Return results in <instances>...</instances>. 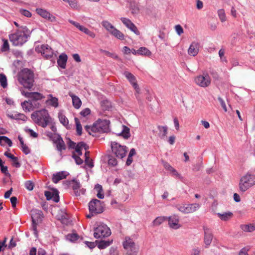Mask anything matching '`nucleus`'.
Wrapping results in <instances>:
<instances>
[{
	"instance_id": "nucleus-1",
	"label": "nucleus",
	"mask_w": 255,
	"mask_h": 255,
	"mask_svg": "<svg viewBox=\"0 0 255 255\" xmlns=\"http://www.w3.org/2000/svg\"><path fill=\"white\" fill-rule=\"evenodd\" d=\"M31 118L35 124L44 128L50 124L52 120L48 111L45 109L33 112Z\"/></svg>"
},
{
	"instance_id": "nucleus-2",
	"label": "nucleus",
	"mask_w": 255,
	"mask_h": 255,
	"mask_svg": "<svg viewBox=\"0 0 255 255\" xmlns=\"http://www.w3.org/2000/svg\"><path fill=\"white\" fill-rule=\"evenodd\" d=\"M17 80L24 88L30 90L34 85V73L28 68H24L18 73Z\"/></svg>"
},
{
	"instance_id": "nucleus-3",
	"label": "nucleus",
	"mask_w": 255,
	"mask_h": 255,
	"mask_svg": "<svg viewBox=\"0 0 255 255\" xmlns=\"http://www.w3.org/2000/svg\"><path fill=\"white\" fill-rule=\"evenodd\" d=\"M27 30L26 26H21L14 33L9 35V40L13 45L21 46L27 41L28 36L25 33Z\"/></svg>"
},
{
	"instance_id": "nucleus-4",
	"label": "nucleus",
	"mask_w": 255,
	"mask_h": 255,
	"mask_svg": "<svg viewBox=\"0 0 255 255\" xmlns=\"http://www.w3.org/2000/svg\"><path fill=\"white\" fill-rule=\"evenodd\" d=\"M255 185V175L247 172L240 178L239 187L240 191L244 193Z\"/></svg>"
},
{
	"instance_id": "nucleus-5",
	"label": "nucleus",
	"mask_w": 255,
	"mask_h": 255,
	"mask_svg": "<svg viewBox=\"0 0 255 255\" xmlns=\"http://www.w3.org/2000/svg\"><path fill=\"white\" fill-rule=\"evenodd\" d=\"M111 147L112 153L119 159L124 158L127 153L128 147L125 145H122L116 141L111 142Z\"/></svg>"
},
{
	"instance_id": "nucleus-6",
	"label": "nucleus",
	"mask_w": 255,
	"mask_h": 255,
	"mask_svg": "<svg viewBox=\"0 0 255 255\" xmlns=\"http://www.w3.org/2000/svg\"><path fill=\"white\" fill-rule=\"evenodd\" d=\"M110 122L108 120L98 119L97 120V134L107 133L110 131ZM99 136L97 134V139Z\"/></svg>"
},
{
	"instance_id": "nucleus-7",
	"label": "nucleus",
	"mask_w": 255,
	"mask_h": 255,
	"mask_svg": "<svg viewBox=\"0 0 255 255\" xmlns=\"http://www.w3.org/2000/svg\"><path fill=\"white\" fill-rule=\"evenodd\" d=\"M111 235V230L106 224L100 222L98 225H97V238L108 237Z\"/></svg>"
},
{
	"instance_id": "nucleus-8",
	"label": "nucleus",
	"mask_w": 255,
	"mask_h": 255,
	"mask_svg": "<svg viewBox=\"0 0 255 255\" xmlns=\"http://www.w3.org/2000/svg\"><path fill=\"white\" fill-rule=\"evenodd\" d=\"M123 245L125 249L128 250V252H131L130 254L132 255H136L138 248L132 239L129 237H126Z\"/></svg>"
},
{
	"instance_id": "nucleus-9",
	"label": "nucleus",
	"mask_w": 255,
	"mask_h": 255,
	"mask_svg": "<svg viewBox=\"0 0 255 255\" xmlns=\"http://www.w3.org/2000/svg\"><path fill=\"white\" fill-rule=\"evenodd\" d=\"M196 84L200 87L206 88L211 84V78L208 74L197 76L195 79Z\"/></svg>"
},
{
	"instance_id": "nucleus-10",
	"label": "nucleus",
	"mask_w": 255,
	"mask_h": 255,
	"mask_svg": "<svg viewBox=\"0 0 255 255\" xmlns=\"http://www.w3.org/2000/svg\"><path fill=\"white\" fill-rule=\"evenodd\" d=\"M67 144L69 148L75 149V152L78 154L79 155H81L82 154V149L83 148H84L85 149H86V144L83 141L79 142L76 144L75 142L72 141L70 139H69V141Z\"/></svg>"
},
{
	"instance_id": "nucleus-11",
	"label": "nucleus",
	"mask_w": 255,
	"mask_h": 255,
	"mask_svg": "<svg viewBox=\"0 0 255 255\" xmlns=\"http://www.w3.org/2000/svg\"><path fill=\"white\" fill-rule=\"evenodd\" d=\"M35 11L36 13L42 18L50 22H55L56 21V17L46 9L41 8H37Z\"/></svg>"
},
{
	"instance_id": "nucleus-12",
	"label": "nucleus",
	"mask_w": 255,
	"mask_h": 255,
	"mask_svg": "<svg viewBox=\"0 0 255 255\" xmlns=\"http://www.w3.org/2000/svg\"><path fill=\"white\" fill-rule=\"evenodd\" d=\"M123 23L131 31L134 32L137 35L140 34V32L138 30L135 24L128 18L126 17H121L120 18Z\"/></svg>"
},
{
	"instance_id": "nucleus-13",
	"label": "nucleus",
	"mask_w": 255,
	"mask_h": 255,
	"mask_svg": "<svg viewBox=\"0 0 255 255\" xmlns=\"http://www.w3.org/2000/svg\"><path fill=\"white\" fill-rule=\"evenodd\" d=\"M203 230L204 232V242L206 245V247L208 248L211 245L213 240V232L212 229L208 228L207 227H204Z\"/></svg>"
},
{
	"instance_id": "nucleus-14",
	"label": "nucleus",
	"mask_w": 255,
	"mask_h": 255,
	"mask_svg": "<svg viewBox=\"0 0 255 255\" xmlns=\"http://www.w3.org/2000/svg\"><path fill=\"white\" fill-rule=\"evenodd\" d=\"M38 52H40L42 55L46 59H50L53 57V51L48 45H42Z\"/></svg>"
},
{
	"instance_id": "nucleus-15",
	"label": "nucleus",
	"mask_w": 255,
	"mask_h": 255,
	"mask_svg": "<svg viewBox=\"0 0 255 255\" xmlns=\"http://www.w3.org/2000/svg\"><path fill=\"white\" fill-rule=\"evenodd\" d=\"M168 225L170 228L173 229H178L181 227L179 224V218L177 215L174 214L167 217Z\"/></svg>"
},
{
	"instance_id": "nucleus-16",
	"label": "nucleus",
	"mask_w": 255,
	"mask_h": 255,
	"mask_svg": "<svg viewBox=\"0 0 255 255\" xmlns=\"http://www.w3.org/2000/svg\"><path fill=\"white\" fill-rule=\"evenodd\" d=\"M124 75L128 80L130 84L133 86V87L136 90V92L138 93L139 92L140 89L138 84H137L135 77L132 73L128 71H125L124 72Z\"/></svg>"
},
{
	"instance_id": "nucleus-17",
	"label": "nucleus",
	"mask_w": 255,
	"mask_h": 255,
	"mask_svg": "<svg viewBox=\"0 0 255 255\" xmlns=\"http://www.w3.org/2000/svg\"><path fill=\"white\" fill-rule=\"evenodd\" d=\"M69 185L72 187L74 190L75 196H79L81 194H84V191L82 190H79L81 185L79 181L75 179H73L69 181Z\"/></svg>"
},
{
	"instance_id": "nucleus-18",
	"label": "nucleus",
	"mask_w": 255,
	"mask_h": 255,
	"mask_svg": "<svg viewBox=\"0 0 255 255\" xmlns=\"http://www.w3.org/2000/svg\"><path fill=\"white\" fill-rule=\"evenodd\" d=\"M21 93L26 98L30 99L33 101L40 100L44 98V96L42 94L38 92H25L24 91H22Z\"/></svg>"
},
{
	"instance_id": "nucleus-19",
	"label": "nucleus",
	"mask_w": 255,
	"mask_h": 255,
	"mask_svg": "<svg viewBox=\"0 0 255 255\" xmlns=\"http://www.w3.org/2000/svg\"><path fill=\"white\" fill-rule=\"evenodd\" d=\"M200 47V45L199 42H192L188 49V54L192 56H196L199 53Z\"/></svg>"
},
{
	"instance_id": "nucleus-20",
	"label": "nucleus",
	"mask_w": 255,
	"mask_h": 255,
	"mask_svg": "<svg viewBox=\"0 0 255 255\" xmlns=\"http://www.w3.org/2000/svg\"><path fill=\"white\" fill-rule=\"evenodd\" d=\"M53 142L56 144V149L58 151L61 152L66 149L65 142L60 135L58 134L55 137Z\"/></svg>"
},
{
	"instance_id": "nucleus-21",
	"label": "nucleus",
	"mask_w": 255,
	"mask_h": 255,
	"mask_svg": "<svg viewBox=\"0 0 255 255\" xmlns=\"http://www.w3.org/2000/svg\"><path fill=\"white\" fill-rule=\"evenodd\" d=\"M101 160L103 162L107 161L108 165L113 167L117 166L118 164L117 159L112 155L103 156Z\"/></svg>"
},
{
	"instance_id": "nucleus-22",
	"label": "nucleus",
	"mask_w": 255,
	"mask_h": 255,
	"mask_svg": "<svg viewBox=\"0 0 255 255\" xmlns=\"http://www.w3.org/2000/svg\"><path fill=\"white\" fill-rule=\"evenodd\" d=\"M68 174V173L65 171H62L57 172L56 174H53L52 178V181L54 183H57L60 180L66 178Z\"/></svg>"
},
{
	"instance_id": "nucleus-23",
	"label": "nucleus",
	"mask_w": 255,
	"mask_h": 255,
	"mask_svg": "<svg viewBox=\"0 0 255 255\" xmlns=\"http://www.w3.org/2000/svg\"><path fill=\"white\" fill-rule=\"evenodd\" d=\"M89 213L86 215V218L91 219L96 215V199H93L89 203Z\"/></svg>"
},
{
	"instance_id": "nucleus-24",
	"label": "nucleus",
	"mask_w": 255,
	"mask_h": 255,
	"mask_svg": "<svg viewBox=\"0 0 255 255\" xmlns=\"http://www.w3.org/2000/svg\"><path fill=\"white\" fill-rule=\"evenodd\" d=\"M69 95L72 98L73 107L75 109H79L82 105V102L80 98L72 93H69Z\"/></svg>"
},
{
	"instance_id": "nucleus-25",
	"label": "nucleus",
	"mask_w": 255,
	"mask_h": 255,
	"mask_svg": "<svg viewBox=\"0 0 255 255\" xmlns=\"http://www.w3.org/2000/svg\"><path fill=\"white\" fill-rule=\"evenodd\" d=\"M67 56L64 53L61 54L57 59V64L62 69L66 68V62L67 61Z\"/></svg>"
},
{
	"instance_id": "nucleus-26",
	"label": "nucleus",
	"mask_w": 255,
	"mask_h": 255,
	"mask_svg": "<svg viewBox=\"0 0 255 255\" xmlns=\"http://www.w3.org/2000/svg\"><path fill=\"white\" fill-rule=\"evenodd\" d=\"M31 213L32 220L35 221L36 222H39L42 220L43 214L41 211L34 210L31 211Z\"/></svg>"
},
{
	"instance_id": "nucleus-27",
	"label": "nucleus",
	"mask_w": 255,
	"mask_h": 255,
	"mask_svg": "<svg viewBox=\"0 0 255 255\" xmlns=\"http://www.w3.org/2000/svg\"><path fill=\"white\" fill-rule=\"evenodd\" d=\"M48 99L46 101V103L52 107L57 108L59 104L58 98L53 97L51 94L48 95Z\"/></svg>"
},
{
	"instance_id": "nucleus-28",
	"label": "nucleus",
	"mask_w": 255,
	"mask_h": 255,
	"mask_svg": "<svg viewBox=\"0 0 255 255\" xmlns=\"http://www.w3.org/2000/svg\"><path fill=\"white\" fill-rule=\"evenodd\" d=\"M157 128L159 130L158 135L161 139H165L167 134V127L158 126Z\"/></svg>"
},
{
	"instance_id": "nucleus-29",
	"label": "nucleus",
	"mask_w": 255,
	"mask_h": 255,
	"mask_svg": "<svg viewBox=\"0 0 255 255\" xmlns=\"http://www.w3.org/2000/svg\"><path fill=\"white\" fill-rule=\"evenodd\" d=\"M66 238L67 240L73 243L76 242L79 240H82L83 239L82 237H80L76 233L69 234L66 236Z\"/></svg>"
},
{
	"instance_id": "nucleus-30",
	"label": "nucleus",
	"mask_w": 255,
	"mask_h": 255,
	"mask_svg": "<svg viewBox=\"0 0 255 255\" xmlns=\"http://www.w3.org/2000/svg\"><path fill=\"white\" fill-rule=\"evenodd\" d=\"M110 34L117 39L120 40H124L125 39L124 34L116 27H115L112 31H110Z\"/></svg>"
},
{
	"instance_id": "nucleus-31",
	"label": "nucleus",
	"mask_w": 255,
	"mask_h": 255,
	"mask_svg": "<svg viewBox=\"0 0 255 255\" xmlns=\"http://www.w3.org/2000/svg\"><path fill=\"white\" fill-rule=\"evenodd\" d=\"M218 216L220 219L224 221H228L233 217V213L231 212H225L223 213H217Z\"/></svg>"
},
{
	"instance_id": "nucleus-32",
	"label": "nucleus",
	"mask_w": 255,
	"mask_h": 255,
	"mask_svg": "<svg viewBox=\"0 0 255 255\" xmlns=\"http://www.w3.org/2000/svg\"><path fill=\"white\" fill-rule=\"evenodd\" d=\"M122 130L119 134V135L123 136L125 139L128 138L130 136L129 128L128 127L124 125L122 126Z\"/></svg>"
},
{
	"instance_id": "nucleus-33",
	"label": "nucleus",
	"mask_w": 255,
	"mask_h": 255,
	"mask_svg": "<svg viewBox=\"0 0 255 255\" xmlns=\"http://www.w3.org/2000/svg\"><path fill=\"white\" fill-rule=\"evenodd\" d=\"M101 107L103 111H109L112 108L111 103L107 99H104L101 102Z\"/></svg>"
},
{
	"instance_id": "nucleus-34",
	"label": "nucleus",
	"mask_w": 255,
	"mask_h": 255,
	"mask_svg": "<svg viewBox=\"0 0 255 255\" xmlns=\"http://www.w3.org/2000/svg\"><path fill=\"white\" fill-rule=\"evenodd\" d=\"M5 144H7L9 147L12 145V141L8 137L5 136H0V145L4 146Z\"/></svg>"
},
{
	"instance_id": "nucleus-35",
	"label": "nucleus",
	"mask_w": 255,
	"mask_h": 255,
	"mask_svg": "<svg viewBox=\"0 0 255 255\" xmlns=\"http://www.w3.org/2000/svg\"><path fill=\"white\" fill-rule=\"evenodd\" d=\"M200 207V205L198 203L187 204L188 214L197 211Z\"/></svg>"
},
{
	"instance_id": "nucleus-36",
	"label": "nucleus",
	"mask_w": 255,
	"mask_h": 255,
	"mask_svg": "<svg viewBox=\"0 0 255 255\" xmlns=\"http://www.w3.org/2000/svg\"><path fill=\"white\" fill-rule=\"evenodd\" d=\"M100 51L104 54V55L110 57L115 60H118V61H121V58L118 56V55L114 53V52H110L109 51L100 49Z\"/></svg>"
},
{
	"instance_id": "nucleus-37",
	"label": "nucleus",
	"mask_w": 255,
	"mask_h": 255,
	"mask_svg": "<svg viewBox=\"0 0 255 255\" xmlns=\"http://www.w3.org/2000/svg\"><path fill=\"white\" fill-rule=\"evenodd\" d=\"M112 242V241H101L98 242L97 241V246L100 249H104L110 246Z\"/></svg>"
},
{
	"instance_id": "nucleus-38",
	"label": "nucleus",
	"mask_w": 255,
	"mask_h": 255,
	"mask_svg": "<svg viewBox=\"0 0 255 255\" xmlns=\"http://www.w3.org/2000/svg\"><path fill=\"white\" fill-rule=\"evenodd\" d=\"M58 118L60 123L67 128H68V127L69 126V121L66 116L62 113L59 112L58 113Z\"/></svg>"
},
{
	"instance_id": "nucleus-39",
	"label": "nucleus",
	"mask_w": 255,
	"mask_h": 255,
	"mask_svg": "<svg viewBox=\"0 0 255 255\" xmlns=\"http://www.w3.org/2000/svg\"><path fill=\"white\" fill-rule=\"evenodd\" d=\"M167 220V217L159 216L156 217L152 222L153 226H158L160 225L165 221Z\"/></svg>"
},
{
	"instance_id": "nucleus-40",
	"label": "nucleus",
	"mask_w": 255,
	"mask_h": 255,
	"mask_svg": "<svg viewBox=\"0 0 255 255\" xmlns=\"http://www.w3.org/2000/svg\"><path fill=\"white\" fill-rule=\"evenodd\" d=\"M10 117L12 119H14L17 121L21 120L23 122L26 121L27 119V117L25 115L21 113H16L14 115H12Z\"/></svg>"
},
{
	"instance_id": "nucleus-41",
	"label": "nucleus",
	"mask_w": 255,
	"mask_h": 255,
	"mask_svg": "<svg viewBox=\"0 0 255 255\" xmlns=\"http://www.w3.org/2000/svg\"><path fill=\"white\" fill-rule=\"evenodd\" d=\"M175 208L183 214H188L187 204H177Z\"/></svg>"
},
{
	"instance_id": "nucleus-42",
	"label": "nucleus",
	"mask_w": 255,
	"mask_h": 255,
	"mask_svg": "<svg viewBox=\"0 0 255 255\" xmlns=\"http://www.w3.org/2000/svg\"><path fill=\"white\" fill-rule=\"evenodd\" d=\"M69 22L74 25L76 28H77L79 30L83 32H86L88 31V28L84 27L83 25H81L78 22H75L72 20H69Z\"/></svg>"
},
{
	"instance_id": "nucleus-43",
	"label": "nucleus",
	"mask_w": 255,
	"mask_h": 255,
	"mask_svg": "<svg viewBox=\"0 0 255 255\" xmlns=\"http://www.w3.org/2000/svg\"><path fill=\"white\" fill-rule=\"evenodd\" d=\"M241 228L244 232H252L255 231V226L252 224L242 225Z\"/></svg>"
},
{
	"instance_id": "nucleus-44",
	"label": "nucleus",
	"mask_w": 255,
	"mask_h": 255,
	"mask_svg": "<svg viewBox=\"0 0 255 255\" xmlns=\"http://www.w3.org/2000/svg\"><path fill=\"white\" fill-rule=\"evenodd\" d=\"M102 25L110 33V31H112V30L115 27L114 25H113L110 22L108 21L104 20L102 21L101 23Z\"/></svg>"
},
{
	"instance_id": "nucleus-45",
	"label": "nucleus",
	"mask_w": 255,
	"mask_h": 255,
	"mask_svg": "<svg viewBox=\"0 0 255 255\" xmlns=\"http://www.w3.org/2000/svg\"><path fill=\"white\" fill-rule=\"evenodd\" d=\"M105 205L103 202L97 199V214H100L104 212Z\"/></svg>"
},
{
	"instance_id": "nucleus-46",
	"label": "nucleus",
	"mask_w": 255,
	"mask_h": 255,
	"mask_svg": "<svg viewBox=\"0 0 255 255\" xmlns=\"http://www.w3.org/2000/svg\"><path fill=\"white\" fill-rule=\"evenodd\" d=\"M137 54L145 56H150L151 54V52L147 48L142 47H140L138 49Z\"/></svg>"
},
{
	"instance_id": "nucleus-47",
	"label": "nucleus",
	"mask_w": 255,
	"mask_h": 255,
	"mask_svg": "<svg viewBox=\"0 0 255 255\" xmlns=\"http://www.w3.org/2000/svg\"><path fill=\"white\" fill-rule=\"evenodd\" d=\"M97 197L103 199L104 198V192L102 186L99 184H97Z\"/></svg>"
},
{
	"instance_id": "nucleus-48",
	"label": "nucleus",
	"mask_w": 255,
	"mask_h": 255,
	"mask_svg": "<svg viewBox=\"0 0 255 255\" xmlns=\"http://www.w3.org/2000/svg\"><path fill=\"white\" fill-rule=\"evenodd\" d=\"M76 127V132L77 134L79 136L81 135L82 133V127L77 118L74 119Z\"/></svg>"
},
{
	"instance_id": "nucleus-49",
	"label": "nucleus",
	"mask_w": 255,
	"mask_h": 255,
	"mask_svg": "<svg viewBox=\"0 0 255 255\" xmlns=\"http://www.w3.org/2000/svg\"><path fill=\"white\" fill-rule=\"evenodd\" d=\"M89 152H86L85 153V164L88 166L89 168H92L94 167V163L92 160H90L89 157Z\"/></svg>"
},
{
	"instance_id": "nucleus-50",
	"label": "nucleus",
	"mask_w": 255,
	"mask_h": 255,
	"mask_svg": "<svg viewBox=\"0 0 255 255\" xmlns=\"http://www.w3.org/2000/svg\"><path fill=\"white\" fill-rule=\"evenodd\" d=\"M0 83L1 86L5 88L7 86L6 77L4 74H0Z\"/></svg>"
},
{
	"instance_id": "nucleus-51",
	"label": "nucleus",
	"mask_w": 255,
	"mask_h": 255,
	"mask_svg": "<svg viewBox=\"0 0 255 255\" xmlns=\"http://www.w3.org/2000/svg\"><path fill=\"white\" fill-rule=\"evenodd\" d=\"M218 15L222 22H224L226 21V15L225 10L223 9H220L218 10Z\"/></svg>"
},
{
	"instance_id": "nucleus-52",
	"label": "nucleus",
	"mask_w": 255,
	"mask_h": 255,
	"mask_svg": "<svg viewBox=\"0 0 255 255\" xmlns=\"http://www.w3.org/2000/svg\"><path fill=\"white\" fill-rule=\"evenodd\" d=\"M85 130L89 133V134H92V132H96V122L93 124L92 126H85Z\"/></svg>"
},
{
	"instance_id": "nucleus-53",
	"label": "nucleus",
	"mask_w": 255,
	"mask_h": 255,
	"mask_svg": "<svg viewBox=\"0 0 255 255\" xmlns=\"http://www.w3.org/2000/svg\"><path fill=\"white\" fill-rule=\"evenodd\" d=\"M21 105L25 112H29L31 109V104L29 103L27 101L22 102Z\"/></svg>"
},
{
	"instance_id": "nucleus-54",
	"label": "nucleus",
	"mask_w": 255,
	"mask_h": 255,
	"mask_svg": "<svg viewBox=\"0 0 255 255\" xmlns=\"http://www.w3.org/2000/svg\"><path fill=\"white\" fill-rule=\"evenodd\" d=\"M80 155H79L78 154L76 155L74 152L73 153L72 155V158L74 159L77 165H81L83 162V160L80 157Z\"/></svg>"
},
{
	"instance_id": "nucleus-55",
	"label": "nucleus",
	"mask_w": 255,
	"mask_h": 255,
	"mask_svg": "<svg viewBox=\"0 0 255 255\" xmlns=\"http://www.w3.org/2000/svg\"><path fill=\"white\" fill-rule=\"evenodd\" d=\"M55 203H57L59 201V192L57 190L54 189L53 190V196L51 199Z\"/></svg>"
},
{
	"instance_id": "nucleus-56",
	"label": "nucleus",
	"mask_w": 255,
	"mask_h": 255,
	"mask_svg": "<svg viewBox=\"0 0 255 255\" xmlns=\"http://www.w3.org/2000/svg\"><path fill=\"white\" fill-rule=\"evenodd\" d=\"M9 50V44L7 40H3V43L1 48V51L2 52L8 51Z\"/></svg>"
},
{
	"instance_id": "nucleus-57",
	"label": "nucleus",
	"mask_w": 255,
	"mask_h": 255,
	"mask_svg": "<svg viewBox=\"0 0 255 255\" xmlns=\"http://www.w3.org/2000/svg\"><path fill=\"white\" fill-rule=\"evenodd\" d=\"M19 12L21 14L26 17H30L32 15L31 13L29 10L23 8L19 9Z\"/></svg>"
},
{
	"instance_id": "nucleus-58",
	"label": "nucleus",
	"mask_w": 255,
	"mask_h": 255,
	"mask_svg": "<svg viewBox=\"0 0 255 255\" xmlns=\"http://www.w3.org/2000/svg\"><path fill=\"white\" fill-rule=\"evenodd\" d=\"M25 187L27 190L31 191L33 189L34 184L32 181L28 180L25 182Z\"/></svg>"
},
{
	"instance_id": "nucleus-59",
	"label": "nucleus",
	"mask_w": 255,
	"mask_h": 255,
	"mask_svg": "<svg viewBox=\"0 0 255 255\" xmlns=\"http://www.w3.org/2000/svg\"><path fill=\"white\" fill-rule=\"evenodd\" d=\"M12 165L13 166L16 168H19L21 166L20 163L18 161V159L17 157L15 156L14 159H12Z\"/></svg>"
},
{
	"instance_id": "nucleus-60",
	"label": "nucleus",
	"mask_w": 255,
	"mask_h": 255,
	"mask_svg": "<svg viewBox=\"0 0 255 255\" xmlns=\"http://www.w3.org/2000/svg\"><path fill=\"white\" fill-rule=\"evenodd\" d=\"M91 113V110L89 108H85L80 113V114L81 116L83 117H86L88 115H89Z\"/></svg>"
},
{
	"instance_id": "nucleus-61",
	"label": "nucleus",
	"mask_w": 255,
	"mask_h": 255,
	"mask_svg": "<svg viewBox=\"0 0 255 255\" xmlns=\"http://www.w3.org/2000/svg\"><path fill=\"white\" fill-rule=\"evenodd\" d=\"M25 131L29 133L30 136L32 137L36 138L38 136V133H37L32 129L26 128H25Z\"/></svg>"
},
{
	"instance_id": "nucleus-62",
	"label": "nucleus",
	"mask_w": 255,
	"mask_h": 255,
	"mask_svg": "<svg viewBox=\"0 0 255 255\" xmlns=\"http://www.w3.org/2000/svg\"><path fill=\"white\" fill-rule=\"evenodd\" d=\"M0 171L3 173L5 176L9 177L10 176V173L8 172L7 167L6 166H1L0 167Z\"/></svg>"
},
{
	"instance_id": "nucleus-63",
	"label": "nucleus",
	"mask_w": 255,
	"mask_h": 255,
	"mask_svg": "<svg viewBox=\"0 0 255 255\" xmlns=\"http://www.w3.org/2000/svg\"><path fill=\"white\" fill-rule=\"evenodd\" d=\"M177 33L180 35L183 33V29L180 25H176L175 27Z\"/></svg>"
},
{
	"instance_id": "nucleus-64",
	"label": "nucleus",
	"mask_w": 255,
	"mask_h": 255,
	"mask_svg": "<svg viewBox=\"0 0 255 255\" xmlns=\"http://www.w3.org/2000/svg\"><path fill=\"white\" fill-rule=\"evenodd\" d=\"M44 195L47 200H50L52 198L53 191L52 192L49 191H46L44 192Z\"/></svg>"
}]
</instances>
